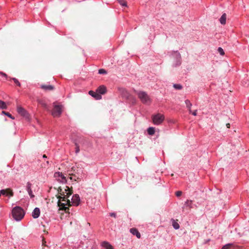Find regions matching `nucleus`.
I'll use <instances>...</instances> for the list:
<instances>
[{
	"label": "nucleus",
	"instance_id": "35",
	"mask_svg": "<svg viewBox=\"0 0 249 249\" xmlns=\"http://www.w3.org/2000/svg\"><path fill=\"white\" fill-rule=\"evenodd\" d=\"M182 192L181 191H177L176 192V195L178 197V196H180L181 195H182Z\"/></svg>",
	"mask_w": 249,
	"mask_h": 249
},
{
	"label": "nucleus",
	"instance_id": "10",
	"mask_svg": "<svg viewBox=\"0 0 249 249\" xmlns=\"http://www.w3.org/2000/svg\"><path fill=\"white\" fill-rule=\"evenodd\" d=\"M54 177L56 178L58 177H61L62 178V180L60 181L62 183H66L67 182V179L66 178V177L63 175L62 173L61 172H55L54 174Z\"/></svg>",
	"mask_w": 249,
	"mask_h": 249
},
{
	"label": "nucleus",
	"instance_id": "13",
	"mask_svg": "<svg viewBox=\"0 0 249 249\" xmlns=\"http://www.w3.org/2000/svg\"><path fill=\"white\" fill-rule=\"evenodd\" d=\"M107 91L106 88L104 86H99L96 89V92L99 94H104Z\"/></svg>",
	"mask_w": 249,
	"mask_h": 249
},
{
	"label": "nucleus",
	"instance_id": "6",
	"mask_svg": "<svg viewBox=\"0 0 249 249\" xmlns=\"http://www.w3.org/2000/svg\"><path fill=\"white\" fill-rule=\"evenodd\" d=\"M58 206L59 207V210L64 211L66 213H67L69 210V208L68 207H66V206H71V201L69 199H67V203L65 202H61L60 201H58Z\"/></svg>",
	"mask_w": 249,
	"mask_h": 249
},
{
	"label": "nucleus",
	"instance_id": "26",
	"mask_svg": "<svg viewBox=\"0 0 249 249\" xmlns=\"http://www.w3.org/2000/svg\"><path fill=\"white\" fill-rule=\"evenodd\" d=\"M57 191L58 194H59L61 196H64V194L66 193V192H64L62 191V189L61 188V187H58V188L57 189Z\"/></svg>",
	"mask_w": 249,
	"mask_h": 249
},
{
	"label": "nucleus",
	"instance_id": "20",
	"mask_svg": "<svg viewBox=\"0 0 249 249\" xmlns=\"http://www.w3.org/2000/svg\"><path fill=\"white\" fill-rule=\"evenodd\" d=\"M37 102H38V103L39 105H40L42 107H44V108H45V109H48V106H47V105L46 104V103L45 102V101H44L43 100H41V99H38V100H37Z\"/></svg>",
	"mask_w": 249,
	"mask_h": 249
},
{
	"label": "nucleus",
	"instance_id": "40",
	"mask_svg": "<svg viewBox=\"0 0 249 249\" xmlns=\"http://www.w3.org/2000/svg\"><path fill=\"white\" fill-rule=\"evenodd\" d=\"M71 170H72V171H73V172H74V171H75V170H74V169H73V167H72V168H71Z\"/></svg>",
	"mask_w": 249,
	"mask_h": 249
},
{
	"label": "nucleus",
	"instance_id": "33",
	"mask_svg": "<svg viewBox=\"0 0 249 249\" xmlns=\"http://www.w3.org/2000/svg\"><path fill=\"white\" fill-rule=\"evenodd\" d=\"M99 74H106L107 73V71L104 69H100L98 71Z\"/></svg>",
	"mask_w": 249,
	"mask_h": 249
},
{
	"label": "nucleus",
	"instance_id": "34",
	"mask_svg": "<svg viewBox=\"0 0 249 249\" xmlns=\"http://www.w3.org/2000/svg\"><path fill=\"white\" fill-rule=\"evenodd\" d=\"M192 204V201L187 200L185 202V205H187L188 206H189L191 207V205Z\"/></svg>",
	"mask_w": 249,
	"mask_h": 249
},
{
	"label": "nucleus",
	"instance_id": "27",
	"mask_svg": "<svg viewBox=\"0 0 249 249\" xmlns=\"http://www.w3.org/2000/svg\"><path fill=\"white\" fill-rule=\"evenodd\" d=\"M232 246V244H228L224 245L222 247V249H229Z\"/></svg>",
	"mask_w": 249,
	"mask_h": 249
},
{
	"label": "nucleus",
	"instance_id": "39",
	"mask_svg": "<svg viewBox=\"0 0 249 249\" xmlns=\"http://www.w3.org/2000/svg\"><path fill=\"white\" fill-rule=\"evenodd\" d=\"M43 157L44 158H47V156H46V155H43Z\"/></svg>",
	"mask_w": 249,
	"mask_h": 249
},
{
	"label": "nucleus",
	"instance_id": "28",
	"mask_svg": "<svg viewBox=\"0 0 249 249\" xmlns=\"http://www.w3.org/2000/svg\"><path fill=\"white\" fill-rule=\"evenodd\" d=\"M2 113L5 114L6 116H8L9 117H10V118H11L12 119H15V118L14 117H13L12 116V115L9 112H5V111H3Z\"/></svg>",
	"mask_w": 249,
	"mask_h": 249
},
{
	"label": "nucleus",
	"instance_id": "5",
	"mask_svg": "<svg viewBox=\"0 0 249 249\" xmlns=\"http://www.w3.org/2000/svg\"><path fill=\"white\" fill-rule=\"evenodd\" d=\"M164 120V117L161 114H157L152 117L153 123L156 125L160 124Z\"/></svg>",
	"mask_w": 249,
	"mask_h": 249
},
{
	"label": "nucleus",
	"instance_id": "17",
	"mask_svg": "<svg viewBox=\"0 0 249 249\" xmlns=\"http://www.w3.org/2000/svg\"><path fill=\"white\" fill-rule=\"evenodd\" d=\"M69 175L70 176V179L71 180H74V181L77 182L81 180L80 178L77 177L76 175L75 174H73V173H70Z\"/></svg>",
	"mask_w": 249,
	"mask_h": 249
},
{
	"label": "nucleus",
	"instance_id": "37",
	"mask_svg": "<svg viewBox=\"0 0 249 249\" xmlns=\"http://www.w3.org/2000/svg\"><path fill=\"white\" fill-rule=\"evenodd\" d=\"M110 215L111 216L116 217V214L115 213H110Z\"/></svg>",
	"mask_w": 249,
	"mask_h": 249
},
{
	"label": "nucleus",
	"instance_id": "8",
	"mask_svg": "<svg viewBox=\"0 0 249 249\" xmlns=\"http://www.w3.org/2000/svg\"><path fill=\"white\" fill-rule=\"evenodd\" d=\"M80 201V199L79 195L75 194L73 196L71 203L72 205L77 206L79 204Z\"/></svg>",
	"mask_w": 249,
	"mask_h": 249
},
{
	"label": "nucleus",
	"instance_id": "24",
	"mask_svg": "<svg viewBox=\"0 0 249 249\" xmlns=\"http://www.w3.org/2000/svg\"><path fill=\"white\" fill-rule=\"evenodd\" d=\"M0 108L1 109L7 108V106L5 103L1 100H0Z\"/></svg>",
	"mask_w": 249,
	"mask_h": 249
},
{
	"label": "nucleus",
	"instance_id": "2",
	"mask_svg": "<svg viewBox=\"0 0 249 249\" xmlns=\"http://www.w3.org/2000/svg\"><path fill=\"white\" fill-rule=\"evenodd\" d=\"M13 218L17 221L21 220L24 216L23 210L19 207H16L12 210Z\"/></svg>",
	"mask_w": 249,
	"mask_h": 249
},
{
	"label": "nucleus",
	"instance_id": "9",
	"mask_svg": "<svg viewBox=\"0 0 249 249\" xmlns=\"http://www.w3.org/2000/svg\"><path fill=\"white\" fill-rule=\"evenodd\" d=\"M0 193L2 195L9 196H13L14 195L12 190L10 188L1 190Z\"/></svg>",
	"mask_w": 249,
	"mask_h": 249
},
{
	"label": "nucleus",
	"instance_id": "7",
	"mask_svg": "<svg viewBox=\"0 0 249 249\" xmlns=\"http://www.w3.org/2000/svg\"><path fill=\"white\" fill-rule=\"evenodd\" d=\"M17 111L20 115L24 117L27 120H29V115L27 111L21 107H17Z\"/></svg>",
	"mask_w": 249,
	"mask_h": 249
},
{
	"label": "nucleus",
	"instance_id": "38",
	"mask_svg": "<svg viewBox=\"0 0 249 249\" xmlns=\"http://www.w3.org/2000/svg\"><path fill=\"white\" fill-rule=\"evenodd\" d=\"M226 126L227 127V128H230V124L229 123H227L226 124Z\"/></svg>",
	"mask_w": 249,
	"mask_h": 249
},
{
	"label": "nucleus",
	"instance_id": "12",
	"mask_svg": "<svg viewBox=\"0 0 249 249\" xmlns=\"http://www.w3.org/2000/svg\"><path fill=\"white\" fill-rule=\"evenodd\" d=\"M89 95L93 97L96 100H99L102 98L101 95L97 92H95L92 90H90L89 92Z\"/></svg>",
	"mask_w": 249,
	"mask_h": 249
},
{
	"label": "nucleus",
	"instance_id": "23",
	"mask_svg": "<svg viewBox=\"0 0 249 249\" xmlns=\"http://www.w3.org/2000/svg\"><path fill=\"white\" fill-rule=\"evenodd\" d=\"M155 132V128L153 127H150L148 128L147 132L150 135H153L154 134Z\"/></svg>",
	"mask_w": 249,
	"mask_h": 249
},
{
	"label": "nucleus",
	"instance_id": "1",
	"mask_svg": "<svg viewBox=\"0 0 249 249\" xmlns=\"http://www.w3.org/2000/svg\"><path fill=\"white\" fill-rule=\"evenodd\" d=\"M141 101L144 104H150L151 100L147 93L143 91H135Z\"/></svg>",
	"mask_w": 249,
	"mask_h": 249
},
{
	"label": "nucleus",
	"instance_id": "30",
	"mask_svg": "<svg viewBox=\"0 0 249 249\" xmlns=\"http://www.w3.org/2000/svg\"><path fill=\"white\" fill-rule=\"evenodd\" d=\"M173 87L177 89H181L182 88V86L179 84H174Z\"/></svg>",
	"mask_w": 249,
	"mask_h": 249
},
{
	"label": "nucleus",
	"instance_id": "11",
	"mask_svg": "<svg viewBox=\"0 0 249 249\" xmlns=\"http://www.w3.org/2000/svg\"><path fill=\"white\" fill-rule=\"evenodd\" d=\"M32 184L28 182L26 184V190L27 191L28 194L30 196L31 198H33L35 197V196L33 195L32 189H31Z\"/></svg>",
	"mask_w": 249,
	"mask_h": 249
},
{
	"label": "nucleus",
	"instance_id": "19",
	"mask_svg": "<svg viewBox=\"0 0 249 249\" xmlns=\"http://www.w3.org/2000/svg\"><path fill=\"white\" fill-rule=\"evenodd\" d=\"M219 21L221 24L224 25L226 23V14L225 13L223 14L221 18L219 19Z\"/></svg>",
	"mask_w": 249,
	"mask_h": 249
},
{
	"label": "nucleus",
	"instance_id": "18",
	"mask_svg": "<svg viewBox=\"0 0 249 249\" xmlns=\"http://www.w3.org/2000/svg\"><path fill=\"white\" fill-rule=\"evenodd\" d=\"M102 245L106 249H113V247L107 242H103Z\"/></svg>",
	"mask_w": 249,
	"mask_h": 249
},
{
	"label": "nucleus",
	"instance_id": "15",
	"mask_svg": "<svg viewBox=\"0 0 249 249\" xmlns=\"http://www.w3.org/2000/svg\"><path fill=\"white\" fill-rule=\"evenodd\" d=\"M40 210L38 208H36L32 213V216L34 218H37L39 216Z\"/></svg>",
	"mask_w": 249,
	"mask_h": 249
},
{
	"label": "nucleus",
	"instance_id": "32",
	"mask_svg": "<svg viewBox=\"0 0 249 249\" xmlns=\"http://www.w3.org/2000/svg\"><path fill=\"white\" fill-rule=\"evenodd\" d=\"M75 146H76V147H75V153L76 154L78 153L80 151V148H79V146L76 143L75 144Z\"/></svg>",
	"mask_w": 249,
	"mask_h": 249
},
{
	"label": "nucleus",
	"instance_id": "25",
	"mask_svg": "<svg viewBox=\"0 0 249 249\" xmlns=\"http://www.w3.org/2000/svg\"><path fill=\"white\" fill-rule=\"evenodd\" d=\"M119 3L122 6L127 7V2L125 0H118Z\"/></svg>",
	"mask_w": 249,
	"mask_h": 249
},
{
	"label": "nucleus",
	"instance_id": "4",
	"mask_svg": "<svg viewBox=\"0 0 249 249\" xmlns=\"http://www.w3.org/2000/svg\"><path fill=\"white\" fill-rule=\"evenodd\" d=\"M62 112V106L53 103V108L52 114L53 117H59Z\"/></svg>",
	"mask_w": 249,
	"mask_h": 249
},
{
	"label": "nucleus",
	"instance_id": "14",
	"mask_svg": "<svg viewBox=\"0 0 249 249\" xmlns=\"http://www.w3.org/2000/svg\"><path fill=\"white\" fill-rule=\"evenodd\" d=\"M41 88L45 91H50L53 90L54 87L52 85H42Z\"/></svg>",
	"mask_w": 249,
	"mask_h": 249
},
{
	"label": "nucleus",
	"instance_id": "22",
	"mask_svg": "<svg viewBox=\"0 0 249 249\" xmlns=\"http://www.w3.org/2000/svg\"><path fill=\"white\" fill-rule=\"evenodd\" d=\"M172 225H173V227L176 230L178 229L179 228V225L178 224V223L177 221H176L174 219H172Z\"/></svg>",
	"mask_w": 249,
	"mask_h": 249
},
{
	"label": "nucleus",
	"instance_id": "21",
	"mask_svg": "<svg viewBox=\"0 0 249 249\" xmlns=\"http://www.w3.org/2000/svg\"><path fill=\"white\" fill-rule=\"evenodd\" d=\"M185 104L186 105V107L189 110V112H191V106H192V103L190 102V101L189 100H186L185 101Z\"/></svg>",
	"mask_w": 249,
	"mask_h": 249
},
{
	"label": "nucleus",
	"instance_id": "16",
	"mask_svg": "<svg viewBox=\"0 0 249 249\" xmlns=\"http://www.w3.org/2000/svg\"><path fill=\"white\" fill-rule=\"evenodd\" d=\"M130 232L133 235H135L138 238H140L141 234L136 228H132L130 230Z\"/></svg>",
	"mask_w": 249,
	"mask_h": 249
},
{
	"label": "nucleus",
	"instance_id": "36",
	"mask_svg": "<svg viewBox=\"0 0 249 249\" xmlns=\"http://www.w3.org/2000/svg\"><path fill=\"white\" fill-rule=\"evenodd\" d=\"M190 113H192V115H194V116H196L197 115V110H195V111H194L193 112H192L191 111V112H190Z\"/></svg>",
	"mask_w": 249,
	"mask_h": 249
},
{
	"label": "nucleus",
	"instance_id": "3",
	"mask_svg": "<svg viewBox=\"0 0 249 249\" xmlns=\"http://www.w3.org/2000/svg\"><path fill=\"white\" fill-rule=\"evenodd\" d=\"M65 191L66 192V195L64 194V196H56L57 198L58 199V201H64L65 203H67V200L66 196L69 197L70 196H71L72 194V188H69L68 186H66V188L65 189Z\"/></svg>",
	"mask_w": 249,
	"mask_h": 249
},
{
	"label": "nucleus",
	"instance_id": "29",
	"mask_svg": "<svg viewBox=\"0 0 249 249\" xmlns=\"http://www.w3.org/2000/svg\"><path fill=\"white\" fill-rule=\"evenodd\" d=\"M218 52L222 55H224V54H225L224 51L223 49L222 48H221V47H219L218 48Z\"/></svg>",
	"mask_w": 249,
	"mask_h": 249
},
{
	"label": "nucleus",
	"instance_id": "31",
	"mask_svg": "<svg viewBox=\"0 0 249 249\" xmlns=\"http://www.w3.org/2000/svg\"><path fill=\"white\" fill-rule=\"evenodd\" d=\"M12 80L14 81V83L18 86H20V84L19 82L15 78H12Z\"/></svg>",
	"mask_w": 249,
	"mask_h": 249
},
{
	"label": "nucleus",
	"instance_id": "41",
	"mask_svg": "<svg viewBox=\"0 0 249 249\" xmlns=\"http://www.w3.org/2000/svg\"><path fill=\"white\" fill-rule=\"evenodd\" d=\"M88 224L90 225V223H88Z\"/></svg>",
	"mask_w": 249,
	"mask_h": 249
}]
</instances>
